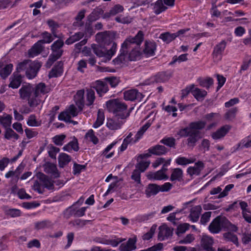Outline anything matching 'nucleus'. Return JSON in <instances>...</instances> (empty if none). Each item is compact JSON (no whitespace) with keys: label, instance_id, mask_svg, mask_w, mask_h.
I'll use <instances>...</instances> for the list:
<instances>
[{"label":"nucleus","instance_id":"nucleus-31","mask_svg":"<svg viewBox=\"0 0 251 251\" xmlns=\"http://www.w3.org/2000/svg\"><path fill=\"white\" fill-rule=\"evenodd\" d=\"M159 186L155 184H150L146 187L145 193L148 198L156 195L159 192Z\"/></svg>","mask_w":251,"mask_h":251},{"label":"nucleus","instance_id":"nucleus-33","mask_svg":"<svg viewBox=\"0 0 251 251\" xmlns=\"http://www.w3.org/2000/svg\"><path fill=\"white\" fill-rule=\"evenodd\" d=\"M196 158L195 157L186 158L184 156H179L176 160V163L178 165L186 166L195 162Z\"/></svg>","mask_w":251,"mask_h":251},{"label":"nucleus","instance_id":"nucleus-16","mask_svg":"<svg viewBox=\"0 0 251 251\" xmlns=\"http://www.w3.org/2000/svg\"><path fill=\"white\" fill-rule=\"evenodd\" d=\"M159 231L158 235V239L163 241L168 238L173 234V228L167 226L166 225H162L159 227Z\"/></svg>","mask_w":251,"mask_h":251},{"label":"nucleus","instance_id":"nucleus-55","mask_svg":"<svg viewBox=\"0 0 251 251\" xmlns=\"http://www.w3.org/2000/svg\"><path fill=\"white\" fill-rule=\"evenodd\" d=\"M195 240V236L192 234H187L184 238L178 239V244H188L191 243Z\"/></svg>","mask_w":251,"mask_h":251},{"label":"nucleus","instance_id":"nucleus-44","mask_svg":"<svg viewBox=\"0 0 251 251\" xmlns=\"http://www.w3.org/2000/svg\"><path fill=\"white\" fill-rule=\"evenodd\" d=\"M223 237L226 241L231 242L236 246L238 245V239L237 235L231 232H227L224 233Z\"/></svg>","mask_w":251,"mask_h":251},{"label":"nucleus","instance_id":"nucleus-45","mask_svg":"<svg viewBox=\"0 0 251 251\" xmlns=\"http://www.w3.org/2000/svg\"><path fill=\"white\" fill-rule=\"evenodd\" d=\"M224 225V230H229L232 232H237L238 230V227L232 224L226 217H225V221H223Z\"/></svg>","mask_w":251,"mask_h":251},{"label":"nucleus","instance_id":"nucleus-20","mask_svg":"<svg viewBox=\"0 0 251 251\" xmlns=\"http://www.w3.org/2000/svg\"><path fill=\"white\" fill-rule=\"evenodd\" d=\"M136 239L129 238L126 243H122L119 248V251H132L136 249Z\"/></svg>","mask_w":251,"mask_h":251},{"label":"nucleus","instance_id":"nucleus-41","mask_svg":"<svg viewBox=\"0 0 251 251\" xmlns=\"http://www.w3.org/2000/svg\"><path fill=\"white\" fill-rule=\"evenodd\" d=\"M103 10L101 9H94L93 12L88 16L87 19L90 23L96 21L99 19L100 16L103 14Z\"/></svg>","mask_w":251,"mask_h":251},{"label":"nucleus","instance_id":"nucleus-58","mask_svg":"<svg viewBox=\"0 0 251 251\" xmlns=\"http://www.w3.org/2000/svg\"><path fill=\"white\" fill-rule=\"evenodd\" d=\"M234 187V185L233 184H230L226 185L224 190L219 194L218 196L216 198L218 199H221L224 198L227 196L228 192L232 189Z\"/></svg>","mask_w":251,"mask_h":251},{"label":"nucleus","instance_id":"nucleus-1","mask_svg":"<svg viewBox=\"0 0 251 251\" xmlns=\"http://www.w3.org/2000/svg\"><path fill=\"white\" fill-rule=\"evenodd\" d=\"M143 32L140 30L134 37L129 36L126 39L121 45L120 53L113 62L115 65H120L128 58L130 61L140 59L142 52L139 47L144 40Z\"/></svg>","mask_w":251,"mask_h":251},{"label":"nucleus","instance_id":"nucleus-9","mask_svg":"<svg viewBox=\"0 0 251 251\" xmlns=\"http://www.w3.org/2000/svg\"><path fill=\"white\" fill-rule=\"evenodd\" d=\"M205 125L206 123L202 121L192 122L189 124L188 127L181 129L178 132V134L180 136L187 135V131H199V130L203 129L205 127Z\"/></svg>","mask_w":251,"mask_h":251},{"label":"nucleus","instance_id":"nucleus-30","mask_svg":"<svg viewBox=\"0 0 251 251\" xmlns=\"http://www.w3.org/2000/svg\"><path fill=\"white\" fill-rule=\"evenodd\" d=\"M148 179L153 180L167 179L168 176L162 171H158L156 172H149L147 175Z\"/></svg>","mask_w":251,"mask_h":251},{"label":"nucleus","instance_id":"nucleus-47","mask_svg":"<svg viewBox=\"0 0 251 251\" xmlns=\"http://www.w3.org/2000/svg\"><path fill=\"white\" fill-rule=\"evenodd\" d=\"M70 214L71 215L76 217H80L85 215V211L87 207H82L79 209H76L73 207L70 208Z\"/></svg>","mask_w":251,"mask_h":251},{"label":"nucleus","instance_id":"nucleus-32","mask_svg":"<svg viewBox=\"0 0 251 251\" xmlns=\"http://www.w3.org/2000/svg\"><path fill=\"white\" fill-rule=\"evenodd\" d=\"M12 64L0 65V75L2 78H6L11 73L13 69Z\"/></svg>","mask_w":251,"mask_h":251},{"label":"nucleus","instance_id":"nucleus-38","mask_svg":"<svg viewBox=\"0 0 251 251\" xmlns=\"http://www.w3.org/2000/svg\"><path fill=\"white\" fill-rule=\"evenodd\" d=\"M183 176V171L180 168H175L172 170V174L170 180L172 181L175 180L180 181Z\"/></svg>","mask_w":251,"mask_h":251},{"label":"nucleus","instance_id":"nucleus-54","mask_svg":"<svg viewBox=\"0 0 251 251\" xmlns=\"http://www.w3.org/2000/svg\"><path fill=\"white\" fill-rule=\"evenodd\" d=\"M190 227V225L188 223H183L179 225L177 228L176 234L180 237L182 234L185 233Z\"/></svg>","mask_w":251,"mask_h":251},{"label":"nucleus","instance_id":"nucleus-25","mask_svg":"<svg viewBox=\"0 0 251 251\" xmlns=\"http://www.w3.org/2000/svg\"><path fill=\"white\" fill-rule=\"evenodd\" d=\"M148 151L151 154L156 155H161L166 154L169 151V150L164 146L157 145L150 148Z\"/></svg>","mask_w":251,"mask_h":251},{"label":"nucleus","instance_id":"nucleus-57","mask_svg":"<svg viewBox=\"0 0 251 251\" xmlns=\"http://www.w3.org/2000/svg\"><path fill=\"white\" fill-rule=\"evenodd\" d=\"M85 137L94 144H97L99 142L98 138L95 135L94 132L92 129L89 130L86 133Z\"/></svg>","mask_w":251,"mask_h":251},{"label":"nucleus","instance_id":"nucleus-64","mask_svg":"<svg viewBox=\"0 0 251 251\" xmlns=\"http://www.w3.org/2000/svg\"><path fill=\"white\" fill-rule=\"evenodd\" d=\"M66 136L63 134L56 135L53 138V141L54 144L57 146H61L63 145V140L65 138Z\"/></svg>","mask_w":251,"mask_h":251},{"label":"nucleus","instance_id":"nucleus-61","mask_svg":"<svg viewBox=\"0 0 251 251\" xmlns=\"http://www.w3.org/2000/svg\"><path fill=\"white\" fill-rule=\"evenodd\" d=\"M116 142H112L111 144L109 145L103 151L102 154L105 156L106 158H109L114 155L113 152H111L109 154H107V153L116 145Z\"/></svg>","mask_w":251,"mask_h":251},{"label":"nucleus","instance_id":"nucleus-24","mask_svg":"<svg viewBox=\"0 0 251 251\" xmlns=\"http://www.w3.org/2000/svg\"><path fill=\"white\" fill-rule=\"evenodd\" d=\"M231 129V126L229 125H225L222 126L220 129L216 132L212 134V137L215 140L221 139L224 137L226 133Z\"/></svg>","mask_w":251,"mask_h":251},{"label":"nucleus","instance_id":"nucleus-6","mask_svg":"<svg viewBox=\"0 0 251 251\" xmlns=\"http://www.w3.org/2000/svg\"><path fill=\"white\" fill-rule=\"evenodd\" d=\"M37 180H35L32 186L33 189L39 194H43L46 188L48 190H52L54 185L50 179L42 173H38L36 175Z\"/></svg>","mask_w":251,"mask_h":251},{"label":"nucleus","instance_id":"nucleus-48","mask_svg":"<svg viewBox=\"0 0 251 251\" xmlns=\"http://www.w3.org/2000/svg\"><path fill=\"white\" fill-rule=\"evenodd\" d=\"M159 38L166 43H169L176 38V35L174 33L165 32L160 34Z\"/></svg>","mask_w":251,"mask_h":251},{"label":"nucleus","instance_id":"nucleus-26","mask_svg":"<svg viewBox=\"0 0 251 251\" xmlns=\"http://www.w3.org/2000/svg\"><path fill=\"white\" fill-rule=\"evenodd\" d=\"M84 90H80L78 91L74 97V99L76 105L80 111H81L84 105Z\"/></svg>","mask_w":251,"mask_h":251},{"label":"nucleus","instance_id":"nucleus-50","mask_svg":"<svg viewBox=\"0 0 251 251\" xmlns=\"http://www.w3.org/2000/svg\"><path fill=\"white\" fill-rule=\"evenodd\" d=\"M104 120V115L103 111L99 110L97 114V119L95 123L93 125V127L97 128L101 126Z\"/></svg>","mask_w":251,"mask_h":251},{"label":"nucleus","instance_id":"nucleus-18","mask_svg":"<svg viewBox=\"0 0 251 251\" xmlns=\"http://www.w3.org/2000/svg\"><path fill=\"white\" fill-rule=\"evenodd\" d=\"M92 88L96 90L100 97H101L109 90L107 84L101 80L96 81Z\"/></svg>","mask_w":251,"mask_h":251},{"label":"nucleus","instance_id":"nucleus-59","mask_svg":"<svg viewBox=\"0 0 251 251\" xmlns=\"http://www.w3.org/2000/svg\"><path fill=\"white\" fill-rule=\"evenodd\" d=\"M213 84V79L211 77H207L204 79L200 81V84L201 86L209 89L210 86Z\"/></svg>","mask_w":251,"mask_h":251},{"label":"nucleus","instance_id":"nucleus-21","mask_svg":"<svg viewBox=\"0 0 251 251\" xmlns=\"http://www.w3.org/2000/svg\"><path fill=\"white\" fill-rule=\"evenodd\" d=\"M171 76V75L167 72H159L151 77V81L156 83L165 82L168 81Z\"/></svg>","mask_w":251,"mask_h":251},{"label":"nucleus","instance_id":"nucleus-11","mask_svg":"<svg viewBox=\"0 0 251 251\" xmlns=\"http://www.w3.org/2000/svg\"><path fill=\"white\" fill-rule=\"evenodd\" d=\"M226 46V42L222 40L217 44L214 48L212 56L214 61H219L221 59L223 53Z\"/></svg>","mask_w":251,"mask_h":251},{"label":"nucleus","instance_id":"nucleus-22","mask_svg":"<svg viewBox=\"0 0 251 251\" xmlns=\"http://www.w3.org/2000/svg\"><path fill=\"white\" fill-rule=\"evenodd\" d=\"M63 63L62 61H58L52 68L49 74L50 78L57 77L62 74Z\"/></svg>","mask_w":251,"mask_h":251},{"label":"nucleus","instance_id":"nucleus-5","mask_svg":"<svg viewBox=\"0 0 251 251\" xmlns=\"http://www.w3.org/2000/svg\"><path fill=\"white\" fill-rule=\"evenodd\" d=\"M34 91V87L29 84L23 85L19 90L21 98L23 100L27 99L28 103L31 108L36 107L41 102L40 99L35 97Z\"/></svg>","mask_w":251,"mask_h":251},{"label":"nucleus","instance_id":"nucleus-36","mask_svg":"<svg viewBox=\"0 0 251 251\" xmlns=\"http://www.w3.org/2000/svg\"><path fill=\"white\" fill-rule=\"evenodd\" d=\"M167 9V7L164 5L162 0H157L153 4L154 12L156 15L160 14L161 13L166 11Z\"/></svg>","mask_w":251,"mask_h":251},{"label":"nucleus","instance_id":"nucleus-4","mask_svg":"<svg viewBox=\"0 0 251 251\" xmlns=\"http://www.w3.org/2000/svg\"><path fill=\"white\" fill-rule=\"evenodd\" d=\"M42 66V63L37 60H25L18 64L17 70L18 73L25 72L26 77L32 79L37 76Z\"/></svg>","mask_w":251,"mask_h":251},{"label":"nucleus","instance_id":"nucleus-62","mask_svg":"<svg viewBox=\"0 0 251 251\" xmlns=\"http://www.w3.org/2000/svg\"><path fill=\"white\" fill-rule=\"evenodd\" d=\"M27 124L30 126H38L41 125V123L36 120L34 115H31L28 117Z\"/></svg>","mask_w":251,"mask_h":251},{"label":"nucleus","instance_id":"nucleus-49","mask_svg":"<svg viewBox=\"0 0 251 251\" xmlns=\"http://www.w3.org/2000/svg\"><path fill=\"white\" fill-rule=\"evenodd\" d=\"M52 35V34H50L48 32L45 31L41 34L43 39L38 41V42L41 44H49L54 40V38Z\"/></svg>","mask_w":251,"mask_h":251},{"label":"nucleus","instance_id":"nucleus-8","mask_svg":"<svg viewBox=\"0 0 251 251\" xmlns=\"http://www.w3.org/2000/svg\"><path fill=\"white\" fill-rule=\"evenodd\" d=\"M225 221V217L219 216L215 218L208 226L210 232L213 234L219 233L224 228L223 221Z\"/></svg>","mask_w":251,"mask_h":251},{"label":"nucleus","instance_id":"nucleus-37","mask_svg":"<svg viewBox=\"0 0 251 251\" xmlns=\"http://www.w3.org/2000/svg\"><path fill=\"white\" fill-rule=\"evenodd\" d=\"M125 240L126 239L125 238L115 237L114 239L103 240L100 243L104 245H110L113 247H116Z\"/></svg>","mask_w":251,"mask_h":251},{"label":"nucleus","instance_id":"nucleus-43","mask_svg":"<svg viewBox=\"0 0 251 251\" xmlns=\"http://www.w3.org/2000/svg\"><path fill=\"white\" fill-rule=\"evenodd\" d=\"M238 108L236 107L228 109L225 114V118L228 121H233L235 119Z\"/></svg>","mask_w":251,"mask_h":251},{"label":"nucleus","instance_id":"nucleus-13","mask_svg":"<svg viewBox=\"0 0 251 251\" xmlns=\"http://www.w3.org/2000/svg\"><path fill=\"white\" fill-rule=\"evenodd\" d=\"M185 136H180L181 137H188L187 138V145L189 147H194L197 141L201 138L200 136V132L199 131H187Z\"/></svg>","mask_w":251,"mask_h":251},{"label":"nucleus","instance_id":"nucleus-56","mask_svg":"<svg viewBox=\"0 0 251 251\" xmlns=\"http://www.w3.org/2000/svg\"><path fill=\"white\" fill-rule=\"evenodd\" d=\"M160 142L170 148L174 147L175 145L176 139L173 137H165Z\"/></svg>","mask_w":251,"mask_h":251},{"label":"nucleus","instance_id":"nucleus-46","mask_svg":"<svg viewBox=\"0 0 251 251\" xmlns=\"http://www.w3.org/2000/svg\"><path fill=\"white\" fill-rule=\"evenodd\" d=\"M47 24L50 28L51 34L54 38H59L57 34L56 29L59 27V25L52 20H49Z\"/></svg>","mask_w":251,"mask_h":251},{"label":"nucleus","instance_id":"nucleus-2","mask_svg":"<svg viewBox=\"0 0 251 251\" xmlns=\"http://www.w3.org/2000/svg\"><path fill=\"white\" fill-rule=\"evenodd\" d=\"M96 37L97 41L100 44L109 45L112 43V47L108 50H106L104 48L95 44H92L91 46L94 53L97 56L99 57H103L106 60H110L115 54L117 49V44L112 42V36L109 31H105L97 33Z\"/></svg>","mask_w":251,"mask_h":251},{"label":"nucleus","instance_id":"nucleus-23","mask_svg":"<svg viewBox=\"0 0 251 251\" xmlns=\"http://www.w3.org/2000/svg\"><path fill=\"white\" fill-rule=\"evenodd\" d=\"M201 211L202 208L201 205H196L192 207L189 215L190 220L194 223L197 222L199 220Z\"/></svg>","mask_w":251,"mask_h":251},{"label":"nucleus","instance_id":"nucleus-53","mask_svg":"<svg viewBox=\"0 0 251 251\" xmlns=\"http://www.w3.org/2000/svg\"><path fill=\"white\" fill-rule=\"evenodd\" d=\"M150 164V161H141L135 165L136 169H138L141 173L144 172L148 168Z\"/></svg>","mask_w":251,"mask_h":251},{"label":"nucleus","instance_id":"nucleus-17","mask_svg":"<svg viewBox=\"0 0 251 251\" xmlns=\"http://www.w3.org/2000/svg\"><path fill=\"white\" fill-rule=\"evenodd\" d=\"M124 120H121L118 116H115L112 119L107 120L106 126L111 130H117L121 127L124 123Z\"/></svg>","mask_w":251,"mask_h":251},{"label":"nucleus","instance_id":"nucleus-15","mask_svg":"<svg viewBox=\"0 0 251 251\" xmlns=\"http://www.w3.org/2000/svg\"><path fill=\"white\" fill-rule=\"evenodd\" d=\"M204 168V163L201 161H199L195 163L194 166L188 167L187 170V173L191 176H199Z\"/></svg>","mask_w":251,"mask_h":251},{"label":"nucleus","instance_id":"nucleus-60","mask_svg":"<svg viewBox=\"0 0 251 251\" xmlns=\"http://www.w3.org/2000/svg\"><path fill=\"white\" fill-rule=\"evenodd\" d=\"M19 137V136L15 133L11 128H7L5 133V138L7 139H10L14 138L15 140H17Z\"/></svg>","mask_w":251,"mask_h":251},{"label":"nucleus","instance_id":"nucleus-27","mask_svg":"<svg viewBox=\"0 0 251 251\" xmlns=\"http://www.w3.org/2000/svg\"><path fill=\"white\" fill-rule=\"evenodd\" d=\"M44 171L48 174H51L54 178L59 176L56 166L53 163H47L44 166Z\"/></svg>","mask_w":251,"mask_h":251},{"label":"nucleus","instance_id":"nucleus-3","mask_svg":"<svg viewBox=\"0 0 251 251\" xmlns=\"http://www.w3.org/2000/svg\"><path fill=\"white\" fill-rule=\"evenodd\" d=\"M107 110L113 113L121 120H125L129 117L131 110H127V105L118 99H113L106 102Z\"/></svg>","mask_w":251,"mask_h":251},{"label":"nucleus","instance_id":"nucleus-34","mask_svg":"<svg viewBox=\"0 0 251 251\" xmlns=\"http://www.w3.org/2000/svg\"><path fill=\"white\" fill-rule=\"evenodd\" d=\"M192 94L194 98L198 101H202L207 95V92L198 88H195L192 91Z\"/></svg>","mask_w":251,"mask_h":251},{"label":"nucleus","instance_id":"nucleus-52","mask_svg":"<svg viewBox=\"0 0 251 251\" xmlns=\"http://www.w3.org/2000/svg\"><path fill=\"white\" fill-rule=\"evenodd\" d=\"M11 120L12 117L9 115H6L5 116H0V124L5 128L10 126Z\"/></svg>","mask_w":251,"mask_h":251},{"label":"nucleus","instance_id":"nucleus-28","mask_svg":"<svg viewBox=\"0 0 251 251\" xmlns=\"http://www.w3.org/2000/svg\"><path fill=\"white\" fill-rule=\"evenodd\" d=\"M9 86L13 89L18 88L22 83V76L18 73H14L10 78Z\"/></svg>","mask_w":251,"mask_h":251},{"label":"nucleus","instance_id":"nucleus-12","mask_svg":"<svg viewBox=\"0 0 251 251\" xmlns=\"http://www.w3.org/2000/svg\"><path fill=\"white\" fill-rule=\"evenodd\" d=\"M77 115V109L74 105H71L68 109L60 113L58 115V119L60 121H69L72 117Z\"/></svg>","mask_w":251,"mask_h":251},{"label":"nucleus","instance_id":"nucleus-40","mask_svg":"<svg viewBox=\"0 0 251 251\" xmlns=\"http://www.w3.org/2000/svg\"><path fill=\"white\" fill-rule=\"evenodd\" d=\"M71 160L70 156L65 153H61L58 157L59 166L61 168H63L68 164Z\"/></svg>","mask_w":251,"mask_h":251},{"label":"nucleus","instance_id":"nucleus-29","mask_svg":"<svg viewBox=\"0 0 251 251\" xmlns=\"http://www.w3.org/2000/svg\"><path fill=\"white\" fill-rule=\"evenodd\" d=\"M43 50V47L38 41L28 50V55L29 57H34L39 54Z\"/></svg>","mask_w":251,"mask_h":251},{"label":"nucleus","instance_id":"nucleus-63","mask_svg":"<svg viewBox=\"0 0 251 251\" xmlns=\"http://www.w3.org/2000/svg\"><path fill=\"white\" fill-rule=\"evenodd\" d=\"M211 216V212H204L201 217L200 223L202 225H206L210 220Z\"/></svg>","mask_w":251,"mask_h":251},{"label":"nucleus","instance_id":"nucleus-51","mask_svg":"<svg viewBox=\"0 0 251 251\" xmlns=\"http://www.w3.org/2000/svg\"><path fill=\"white\" fill-rule=\"evenodd\" d=\"M85 10H81L78 12L77 16L75 17V19L76 21L73 23L74 26H81L83 25L81 20L84 18L85 16Z\"/></svg>","mask_w":251,"mask_h":251},{"label":"nucleus","instance_id":"nucleus-42","mask_svg":"<svg viewBox=\"0 0 251 251\" xmlns=\"http://www.w3.org/2000/svg\"><path fill=\"white\" fill-rule=\"evenodd\" d=\"M95 93L93 89H88L86 90V102L87 106L92 105L95 100Z\"/></svg>","mask_w":251,"mask_h":251},{"label":"nucleus","instance_id":"nucleus-14","mask_svg":"<svg viewBox=\"0 0 251 251\" xmlns=\"http://www.w3.org/2000/svg\"><path fill=\"white\" fill-rule=\"evenodd\" d=\"M156 49V44L155 42L146 40L145 42L143 52L147 57L152 56L155 54Z\"/></svg>","mask_w":251,"mask_h":251},{"label":"nucleus","instance_id":"nucleus-7","mask_svg":"<svg viewBox=\"0 0 251 251\" xmlns=\"http://www.w3.org/2000/svg\"><path fill=\"white\" fill-rule=\"evenodd\" d=\"M64 45V42L63 40L59 39L50 46L51 53L50 55L46 64L47 67H50L55 61L61 57L64 52L62 49Z\"/></svg>","mask_w":251,"mask_h":251},{"label":"nucleus","instance_id":"nucleus-35","mask_svg":"<svg viewBox=\"0 0 251 251\" xmlns=\"http://www.w3.org/2000/svg\"><path fill=\"white\" fill-rule=\"evenodd\" d=\"M34 91L35 97L38 99H40L41 94H45L48 93L46 86L43 83H40L35 87H34Z\"/></svg>","mask_w":251,"mask_h":251},{"label":"nucleus","instance_id":"nucleus-39","mask_svg":"<svg viewBox=\"0 0 251 251\" xmlns=\"http://www.w3.org/2000/svg\"><path fill=\"white\" fill-rule=\"evenodd\" d=\"M84 35V33L82 32L75 33L66 40L65 43L68 45H71L82 39Z\"/></svg>","mask_w":251,"mask_h":251},{"label":"nucleus","instance_id":"nucleus-19","mask_svg":"<svg viewBox=\"0 0 251 251\" xmlns=\"http://www.w3.org/2000/svg\"><path fill=\"white\" fill-rule=\"evenodd\" d=\"M213 240L211 237L203 235L201 239V246L203 251H215L212 247Z\"/></svg>","mask_w":251,"mask_h":251},{"label":"nucleus","instance_id":"nucleus-10","mask_svg":"<svg viewBox=\"0 0 251 251\" xmlns=\"http://www.w3.org/2000/svg\"><path fill=\"white\" fill-rule=\"evenodd\" d=\"M124 98L126 100L141 101L144 95L136 89H130L124 92Z\"/></svg>","mask_w":251,"mask_h":251}]
</instances>
